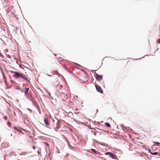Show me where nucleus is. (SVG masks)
Listing matches in <instances>:
<instances>
[{
    "label": "nucleus",
    "instance_id": "5701e85b",
    "mask_svg": "<svg viewBox=\"0 0 160 160\" xmlns=\"http://www.w3.org/2000/svg\"><path fill=\"white\" fill-rule=\"evenodd\" d=\"M32 148L34 149H35V147L34 146H33L32 147Z\"/></svg>",
    "mask_w": 160,
    "mask_h": 160
},
{
    "label": "nucleus",
    "instance_id": "423d86ee",
    "mask_svg": "<svg viewBox=\"0 0 160 160\" xmlns=\"http://www.w3.org/2000/svg\"><path fill=\"white\" fill-rule=\"evenodd\" d=\"M96 74V79L98 81H100L102 80V79L103 76L102 75H100L97 73H95Z\"/></svg>",
    "mask_w": 160,
    "mask_h": 160
},
{
    "label": "nucleus",
    "instance_id": "f8f14e48",
    "mask_svg": "<svg viewBox=\"0 0 160 160\" xmlns=\"http://www.w3.org/2000/svg\"><path fill=\"white\" fill-rule=\"evenodd\" d=\"M153 143H156L157 145L159 146V145L160 144V143L158 142H153Z\"/></svg>",
    "mask_w": 160,
    "mask_h": 160
},
{
    "label": "nucleus",
    "instance_id": "20e7f679",
    "mask_svg": "<svg viewBox=\"0 0 160 160\" xmlns=\"http://www.w3.org/2000/svg\"><path fill=\"white\" fill-rule=\"evenodd\" d=\"M105 154L108 155L112 159H117V158H116V156L110 152H107L105 153Z\"/></svg>",
    "mask_w": 160,
    "mask_h": 160
},
{
    "label": "nucleus",
    "instance_id": "2f4dec72",
    "mask_svg": "<svg viewBox=\"0 0 160 160\" xmlns=\"http://www.w3.org/2000/svg\"><path fill=\"white\" fill-rule=\"evenodd\" d=\"M97 112H98V110H97Z\"/></svg>",
    "mask_w": 160,
    "mask_h": 160
},
{
    "label": "nucleus",
    "instance_id": "9d476101",
    "mask_svg": "<svg viewBox=\"0 0 160 160\" xmlns=\"http://www.w3.org/2000/svg\"><path fill=\"white\" fill-rule=\"evenodd\" d=\"M91 150L92 152L94 153L95 154L96 153V152L97 151L96 150L94 149H91Z\"/></svg>",
    "mask_w": 160,
    "mask_h": 160
},
{
    "label": "nucleus",
    "instance_id": "ddd939ff",
    "mask_svg": "<svg viewBox=\"0 0 160 160\" xmlns=\"http://www.w3.org/2000/svg\"><path fill=\"white\" fill-rule=\"evenodd\" d=\"M92 133H93V134L94 135H95V136L96 135V133L95 132L92 131Z\"/></svg>",
    "mask_w": 160,
    "mask_h": 160
},
{
    "label": "nucleus",
    "instance_id": "f257e3e1",
    "mask_svg": "<svg viewBox=\"0 0 160 160\" xmlns=\"http://www.w3.org/2000/svg\"><path fill=\"white\" fill-rule=\"evenodd\" d=\"M10 72L12 73H14V74L13 75V77L16 78H21L22 79L24 80L29 83L30 82V81L26 77L25 75L19 72H15L12 71H10Z\"/></svg>",
    "mask_w": 160,
    "mask_h": 160
},
{
    "label": "nucleus",
    "instance_id": "1a4fd4ad",
    "mask_svg": "<svg viewBox=\"0 0 160 160\" xmlns=\"http://www.w3.org/2000/svg\"><path fill=\"white\" fill-rule=\"evenodd\" d=\"M150 154L152 155H156L158 154V152H150Z\"/></svg>",
    "mask_w": 160,
    "mask_h": 160
},
{
    "label": "nucleus",
    "instance_id": "7ed1b4c3",
    "mask_svg": "<svg viewBox=\"0 0 160 160\" xmlns=\"http://www.w3.org/2000/svg\"><path fill=\"white\" fill-rule=\"evenodd\" d=\"M44 122L45 125L42 124V125L45 126L47 127H48V128H51L50 127L49 128V126H50V125L48 119L47 118H44Z\"/></svg>",
    "mask_w": 160,
    "mask_h": 160
},
{
    "label": "nucleus",
    "instance_id": "2eb2a0df",
    "mask_svg": "<svg viewBox=\"0 0 160 160\" xmlns=\"http://www.w3.org/2000/svg\"><path fill=\"white\" fill-rule=\"evenodd\" d=\"M25 88L23 89H22L21 90V92H24V91H25Z\"/></svg>",
    "mask_w": 160,
    "mask_h": 160
},
{
    "label": "nucleus",
    "instance_id": "0eeeda50",
    "mask_svg": "<svg viewBox=\"0 0 160 160\" xmlns=\"http://www.w3.org/2000/svg\"><path fill=\"white\" fill-rule=\"evenodd\" d=\"M120 126L121 127L123 131H125L126 130L125 129H126V127L124 126L123 124H122Z\"/></svg>",
    "mask_w": 160,
    "mask_h": 160
},
{
    "label": "nucleus",
    "instance_id": "f3484780",
    "mask_svg": "<svg viewBox=\"0 0 160 160\" xmlns=\"http://www.w3.org/2000/svg\"><path fill=\"white\" fill-rule=\"evenodd\" d=\"M75 64L77 65V66H80V65H79V64H78V63H75Z\"/></svg>",
    "mask_w": 160,
    "mask_h": 160
},
{
    "label": "nucleus",
    "instance_id": "6ab92c4d",
    "mask_svg": "<svg viewBox=\"0 0 160 160\" xmlns=\"http://www.w3.org/2000/svg\"><path fill=\"white\" fill-rule=\"evenodd\" d=\"M48 95H49V96L52 98V99H53L52 98L50 94V93H48Z\"/></svg>",
    "mask_w": 160,
    "mask_h": 160
},
{
    "label": "nucleus",
    "instance_id": "bb28decb",
    "mask_svg": "<svg viewBox=\"0 0 160 160\" xmlns=\"http://www.w3.org/2000/svg\"><path fill=\"white\" fill-rule=\"evenodd\" d=\"M40 91H41V92H42V93H43V92H42V91H41V90H40Z\"/></svg>",
    "mask_w": 160,
    "mask_h": 160
},
{
    "label": "nucleus",
    "instance_id": "c756f323",
    "mask_svg": "<svg viewBox=\"0 0 160 160\" xmlns=\"http://www.w3.org/2000/svg\"><path fill=\"white\" fill-rule=\"evenodd\" d=\"M53 128H54V129L55 130V129L54 127H53Z\"/></svg>",
    "mask_w": 160,
    "mask_h": 160
},
{
    "label": "nucleus",
    "instance_id": "cd10ccee",
    "mask_svg": "<svg viewBox=\"0 0 160 160\" xmlns=\"http://www.w3.org/2000/svg\"><path fill=\"white\" fill-rule=\"evenodd\" d=\"M52 121L54 122V120H52Z\"/></svg>",
    "mask_w": 160,
    "mask_h": 160
},
{
    "label": "nucleus",
    "instance_id": "6e6552de",
    "mask_svg": "<svg viewBox=\"0 0 160 160\" xmlns=\"http://www.w3.org/2000/svg\"><path fill=\"white\" fill-rule=\"evenodd\" d=\"M105 124L107 126V127H111V125L108 122H105Z\"/></svg>",
    "mask_w": 160,
    "mask_h": 160
},
{
    "label": "nucleus",
    "instance_id": "39448f33",
    "mask_svg": "<svg viewBox=\"0 0 160 160\" xmlns=\"http://www.w3.org/2000/svg\"><path fill=\"white\" fill-rule=\"evenodd\" d=\"M95 88H96V90L99 92L101 93H103V91L101 88L98 85H95Z\"/></svg>",
    "mask_w": 160,
    "mask_h": 160
},
{
    "label": "nucleus",
    "instance_id": "9b49d317",
    "mask_svg": "<svg viewBox=\"0 0 160 160\" xmlns=\"http://www.w3.org/2000/svg\"><path fill=\"white\" fill-rule=\"evenodd\" d=\"M13 128L16 130H17L19 132H22L21 131V130H20V129H18L17 128L15 127H14Z\"/></svg>",
    "mask_w": 160,
    "mask_h": 160
},
{
    "label": "nucleus",
    "instance_id": "b1692460",
    "mask_svg": "<svg viewBox=\"0 0 160 160\" xmlns=\"http://www.w3.org/2000/svg\"><path fill=\"white\" fill-rule=\"evenodd\" d=\"M57 77H59L58 75H57Z\"/></svg>",
    "mask_w": 160,
    "mask_h": 160
},
{
    "label": "nucleus",
    "instance_id": "7c9ffc66",
    "mask_svg": "<svg viewBox=\"0 0 160 160\" xmlns=\"http://www.w3.org/2000/svg\"><path fill=\"white\" fill-rule=\"evenodd\" d=\"M97 112H98V110H97Z\"/></svg>",
    "mask_w": 160,
    "mask_h": 160
},
{
    "label": "nucleus",
    "instance_id": "a878e982",
    "mask_svg": "<svg viewBox=\"0 0 160 160\" xmlns=\"http://www.w3.org/2000/svg\"><path fill=\"white\" fill-rule=\"evenodd\" d=\"M149 152H151L150 150H148Z\"/></svg>",
    "mask_w": 160,
    "mask_h": 160
},
{
    "label": "nucleus",
    "instance_id": "a211bd4d",
    "mask_svg": "<svg viewBox=\"0 0 160 160\" xmlns=\"http://www.w3.org/2000/svg\"><path fill=\"white\" fill-rule=\"evenodd\" d=\"M158 43L160 44V39H159V40L158 41Z\"/></svg>",
    "mask_w": 160,
    "mask_h": 160
},
{
    "label": "nucleus",
    "instance_id": "dca6fc26",
    "mask_svg": "<svg viewBox=\"0 0 160 160\" xmlns=\"http://www.w3.org/2000/svg\"><path fill=\"white\" fill-rule=\"evenodd\" d=\"M95 154L98 155L100 154V152H99L97 151Z\"/></svg>",
    "mask_w": 160,
    "mask_h": 160
},
{
    "label": "nucleus",
    "instance_id": "393cba45",
    "mask_svg": "<svg viewBox=\"0 0 160 160\" xmlns=\"http://www.w3.org/2000/svg\"><path fill=\"white\" fill-rule=\"evenodd\" d=\"M58 72L57 71H55L54 72Z\"/></svg>",
    "mask_w": 160,
    "mask_h": 160
},
{
    "label": "nucleus",
    "instance_id": "412c9836",
    "mask_svg": "<svg viewBox=\"0 0 160 160\" xmlns=\"http://www.w3.org/2000/svg\"><path fill=\"white\" fill-rule=\"evenodd\" d=\"M94 71L93 70H91V72L92 73H93L94 72Z\"/></svg>",
    "mask_w": 160,
    "mask_h": 160
},
{
    "label": "nucleus",
    "instance_id": "f03ea898",
    "mask_svg": "<svg viewBox=\"0 0 160 160\" xmlns=\"http://www.w3.org/2000/svg\"><path fill=\"white\" fill-rule=\"evenodd\" d=\"M31 91L29 90V88H25L24 91L25 95L27 96L28 98L30 100H32V97L30 94Z\"/></svg>",
    "mask_w": 160,
    "mask_h": 160
},
{
    "label": "nucleus",
    "instance_id": "473e14b6",
    "mask_svg": "<svg viewBox=\"0 0 160 160\" xmlns=\"http://www.w3.org/2000/svg\"><path fill=\"white\" fill-rule=\"evenodd\" d=\"M40 137H42L43 136H41H41H40Z\"/></svg>",
    "mask_w": 160,
    "mask_h": 160
},
{
    "label": "nucleus",
    "instance_id": "4468645a",
    "mask_svg": "<svg viewBox=\"0 0 160 160\" xmlns=\"http://www.w3.org/2000/svg\"><path fill=\"white\" fill-rule=\"evenodd\" d=\"M54 75H56V74H52V75L48 74V76H49V77H52V76H53Z\"/></svg>",
    "mask_w": 160,
    "mask_h": 160
},
{
    "label": "nucleus",
    "instance_id": "4be33fe9",
    "mask_svg": "<svg viewBox=\"0 0 160 160\" xmlns=\"http://www.w3.org/2000/svg\"><path fill=\"white\" fill-rule=\"evenodd\" d=\"M59 128L57 127L56 128V129L58 130Z\"/></svg>",
    "mask_w": 160,
    "mask_h": 160
},
{
    "label": "nucleus",
    "instance_id": "aec40b11",
    "mask_svg": "<svg viewBox=\"0 0 160 160\" xmlns=\"http://www.w3.org/2000/svg\"><path fill=\"white\" fill-rule=\"evenodd\" d=\"M80 123H82V124H83V125L85 124V123L84 122H80Z\"/></svg>",
    "mask_w": 160,
    "mask_h": 160
},
{
    "label": "nucleus",
    "instance_id": "c85d7f7f",
    "mask_svg": "<svg viewBox=\"0 0 160 160\" xmlns=\"http://www.w3.org/2000/svg\"><path fill=\"white\" fill-rule=\"evenodd\" d=\"M60 59H62V58H60Z\"/></svg>",
    "mask_w": 160,
    "mask_h": 160
}]
</instances>
